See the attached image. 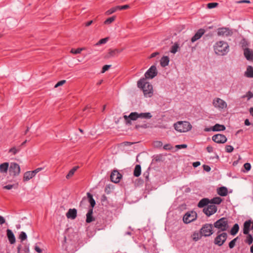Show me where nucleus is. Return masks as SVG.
<instances>
[{
    "label": "nucleus",
    "mask_w": 253,
    "mask_h": 253,
    "mask_svg": "<svg viewBox=\"0 0 253 253\" xmlns=\"http://www.w3.org/2000/svg\"><path fill=\"white\" fill-rule=\"evenodd\" d=\"M152 117L151 113L149 112L138 113L136 112H134L130 113L128 116L124 115L123 117L125 124L127 125H131L132 124V121H136L138 118L149 119Z\"/></svg>",
    "instance_id": "1"
},
{
    "label": "nucleus",
    "mask_w": 253,
    "mask_h": 253,
    "mask_svg": "<svg viewBox=\"0 0 253 253\" xmlns=\"http://www.w3.org/2000/svg\"><path fill=\"white\" fill-rule=\"evenodd\" d=\"M147 80H138L137 86L140 88L144 93L145 97H151L153 94V88L152 85Z\"/></svg>",
    "instance_id": "2"
},
{
    "label": "nucleus",
    "mask_w": 253,
    "mask_h": 253,
    "mask_svg": "<svg viewBox=\"0 0 253 253\" xmlns=\"http://www.w3.org/2000/svg\"><path fill=\"white\" fill-rule=\"evenodd\" d=\"M228 220L226 217H221L216 220L213 225V227L218 229L217 233H219L221 232H224L227 231L229 228Z\"/></svg>",
    "instance_id": "3"
},
{
    "label": "nucleus",
    "mask_w": 253,
    "mask_h": 253,
    "mask_svg": "<svg viewBox=\"0 0 253 253\" xmlns=\"http://www.w3.org/2000/svg\"><path fill=\"white\" fill-rule=\"evenodd\" d=\"M158 71L157 68L155 65H152L147 71L143 74V72H140L136 74V76L139 79H153L157 75Z\"/></svg>",
    "instance_id": "4"
},
{
    "label": "nucleus",
    "mask_w": 253,
    "mask_h": 253,
    "mask_svg": "<svg viewBox=\"0 0 253 253\" xmlns=\"http://www.w3.org/2000/svg\"><path fill=\"white\" fill-rule=\"evenodd\" d=\"M174 129L180 132H185L190 130L192 126L189 122L179 121L174 124Z\"/></svg>",
    "instance_id": "5"
},
{
    "label": "nucleus",
    "mask_w": 253,
    "mask_h": 253,
    "mask_svg": "<svg viewBox=\"0 0 253 253\" xmlns=\"http://www.w3.org/2000/svg\"><path fill=\"white\" fill-rule=\"evenodd\" d=\"M229 46L227 42L223 41L218 42L214 46L215 52L219 55H224L228 51Z\"/></svg>",
    "instance_id": "6"
},
{
    "label": "nucleus",
    "mask_w": 253,
    "mask_h": 253,
    "mask_svg": "<svg viewBox=\"0 0 253 253\" xmlns=\"http://www.w3.org/2000/svg\"><path fill=\"white\" fill-rule=\"evenodd\" d=\"M213 227V225L210 223H206L203 225L200 230L203 237H207L211 236L214 233Z\"/></svg>",
    "instance_id": "7"
},
{
    "label": "nucleus",
    "mask_w": 253,
    "mask_h": 253,
    "mask_svg": "<svg viewBox=\"0 0 253 253\" xmlns=\"http://www.w3.org/2000/svg\"><path fill=\"white\" fill-rule=\"evenodd\" d=\"M217 236L214 239V244L218 246H221L227 239L228 235L226 232L217 233Z\"/></svg>",
    "instance_id": "8"
},
{
    "label": "nucleus",
    "mask_w": 253,
    "mask_h": 253,
    "mask_svg": "<svg viewBox=\"0 0 253 253\" xmlns=\"http://www.w3.org/2000/svg\"><path fill=\"white\" fill-rule=\"evenodd\" d=\"M64 244L63 247L68 253H73L76 250V243L75 241H67L66 237H64Z\"/></svg>",
    "instance_id": "9"
},
{
    "label": "nucleus",
    "mask_w": 253,
    "mask_h": 253,
    "mask_svg": "<svg viewBox=\"0 0 253 253\" xmlns=\"http://www.w3.org/2000/svg\"><path fill=\"white\" fill-rule=\"evenodd\" d=\"M197 214L196 211H191L186 213L183 217V221L185 223H189L197 218Z\"/></svg>",
    "instance_id": "10"
},
{
    "label": "nucleus",
    "mask_w": 253,
    "mask_h": 253,
    "mask_svg": "<svg viewBox=\"0 0 253 253\" xmlns=\"http://www.w3.org/2000/svg\"><path fill=\"white\" fill-rule=\"evenodd\" d=\"M20 172L19 165L16 163H11L9 168V172L10 175L15 176L18 175Z\"/></svg>",
    "instance_id": "11"
},
{
    "label": "nucleus",
    "mask_w": 253,
    "mask_h": 253,
    "mask_svg": "<svg viewBox=\"0 0 253 253\" xmlns=\"http://www.w3.org/2000/svg\"><path fill=\"white\" fill-rule=\"evenodd\" d=\"M217 210V207L214 205H208L207 207H205L203 209V212L208 216L209 217L211 215L215 213Z\"/></svg>",
    "instance_id": "12"
},
{
    "label": "nucleus",
    "mask_w": 253,
    "mask_h": 253,
    "mask_svg": "<svg viewBox=\"0 0 253 253\" xmlns=\"http://www.w3.org/2000/svg\"><path fill=\"white\" fill-rule=\"evenodd\" d=\"M42 168H39L32 171H28L24 173L23 181H27L32 178L38 172L41 171Z\"/></svg>",
    "instance_id": "13"
},
{
    "label": "nucleus",
    "mask_w": 253,
    "mask_h": 253,
    "mask_svg": "<svg viewBox=\"0 0 253 253\" xmlns=\"http://www.w3.org/2000/svg\"><path fill=\"white\" fill-rule=\"evenodd\" d=\"M213 105L215 108L221 109L225 108L227 107V104L225 101L219 98H215L213 99Z\"/></svg>",
    "instance_id": "14"
},
{
    "label": "nucleus",
    "mask_w": 253,
    "mask_h": 253,
    "mask_svg": "<svg viewBox=\"0 0 253 253\" xmlns=\"http://www.w3.org/2000/svg\"><path fill=\"white\" fill-rule=\"evenodd\" d=\"M212 140L217 143H224L227 141V138L224 134H216L212 137Z\"/></svg>",
    "instance_id": "15"
},
{
    "label": "nucleus",
    "mask_w": 253,
    "mask_h": 253,
    "mask_svg": "<svg viewBox=\"0 0 253 253\" xmlns=\"http://www.w3.org/2000/svg\"><path fill=\"white\" fill-rule=\"evenodd\" d=\"M251 229H253V220L252 221L251 219H249L244 223L243 229V234H248Z\"/></svg>",
    "instance_id": "16"
},
{
    "label": "nucleus",
    "mask_w": 253,
    "mask_h": 253,
    "mask_svg": "<svg viewBox=\"0 0 253 253\" xmlns=\"http://www.w3.org/2000/svg\"><path fill=\"white\" fill-rule=\"evenodd\" d=\"M122 177V174L117 170H114L111 174L110 179L112 182L117 183L120 182Z\"/></svg>",
    "instance_id": "17"
},
{
    "label": "nucleus",
    "mask_w": 253,
    "mask_h": 253,
    "mask_svg": "<svg viewBox=\"0 0 253 253\" xmlns=\"http://www.w3.org/2000/svg\"><path fill=\"white\" fill-rule=\"evenodd\" d=\"M124 50L123 48H116L114 49H110L108 53L105 55V58H109L112 57L117 56L119 53L122 52Z\"/></svg>",
    "instance_id": "18"
},
{
    "label": "nucleus",
    "mask_w": 253,
    "mask_h": 253,
    "mask_svg": "<svg viewBox=\"0 0 253 253\" xmlns=\"http://www.w3.org/2000/svg\"><path fill=\"white\" fill-rule=\"evenodd\" d=\"M105 220L103 218H97L95 228L98 230L104 229L106 227Z\"/></svg>",
    "instance_id": "19"
},
{
    "label": "nucleus",
    "mask_w": 253,
    "mask_h": 253,
    "mask_svg": "<svg viewBox=\"0 0 253 253\" xmlns=\"http://www.w3.org/2000/svg\"><path fill=\"white\" fill-rule=\"evenodd\" d=\"M6 235L10 244H14L16 242L15 237L11 230H6Z\"/></svg>",
    "instance_id": "20"
},
{
    "label": "nucleus",
    "mask_w": 253,
    "mask_h": 253,
    "mask_svg": "<svg viewBox=\"0 0 253 253\" xmlns=\"http://www.w3.org/2000/svg\"><path fill=\"white\" fill-rule=\"evenodd\" d=\"M205 30L203 29H200L194 36L191 38V42H194L200 39L201 37L204 34Z\"/></svg>",
    "instance_id": "21"
},
{
    "label": "nucleus",
    "mask_w": 253,
    "mask_h": 253,
    "mask_svg": "<svg viewBox=\"0 0 253 253\" xmlns=\"http://www.w3.org/2000/svg\"><path fill=\"white\" fill-rule=\"evenodd\" d=\"M66 215L68 218L74 219L77 215V211L76 209H70L66 213Z\"/></svg>",
    "instance_id": "22"
},
{
    "label": "nucleus",
    "mask_w": 253,
    "mask_h": 253,
    "mask_svg": "<svg viewBox=\"0 0 253 253\" xmlns=\"http://www.w3.org/2000/svg\"><path fill=\"white\" fill-rule=\"evenodd\" d=\"M210 204V199L207 198L202 199L198 203L197 206L199 208H204Z\"/></svg>",
    "instance_id": "23"
},
{
    "label": "nucleus",
    "mask_w": 253,
    "mask_h": 253,
    "mask_svg": "<svg viewBox=\"0 0 253 253\" xmlns=\"http://www.w3.org/2000/svg\"><path fill=\"white\" fill-rule=\"evenodd\" d=\"M244 55L248 60L253 61V51L250 48L245 49Z\"/></svg>",
    "instance_id": "24"
},
{
    "label": "nucleus",
    "mask_w": 253,
    "mask_h": 253,
    "mask_svg": "<svg viewBox=\"0 0 253 253\" xmlns=\"http://www.w3.org/2000/svg\"><path fill=\"white\" fill-rule=\"evenodd\" d=\"M202 237H203V236L202 234V232H201L200 230L199 231H194L191 236V238L195 242L198 241V240L201 239Z\"/></svg>",
    "instance_id": "25"
},
{
    "label": "nucleus",
    "mask_w": 253,
    "mask_h": 253,
    "mask_svg": "<svg viewBox=\"0 0 253 253\" xmlns=\"http://www.w3.org/2000/svg\"><path fill=\"white\" fill-rule=\"evenodd\" d=\"M87 197L88 199V202L90 204L89 209H93L96 205L95 201L93 198V195L88 192L87 193Z\"/></svg>",
    "instance_id": "26"
},
{
    "label": "nucleus",
    "mask_w": 253,
    "mask_h": 253,
    "mask_svg": "<svg viewBox=\"0 0 253 253\" xmlns=\"http://www.w3.org/2000/svg\"><path fill=\"white\" fill-rule=\"evenodd\" d=\"M86 216V223H89L95 220V218L93 216V209H88Z\"/></svg>",
    "instance_id": "27"
},
{
    "label": "nucleus",
    "mask_w": 253,
    "mask_h": 253,
    "mask_svg": "<svg viewBox=\"0 0 253 253\" xmlns=\"http://www.w3.org/2000/svg\"><path fill=\"white\" fill-rule=\"evenodd\" d=\"M217 34L218 36H229L230 35V31L227 28H220L218 29Z\"/></svg>",
    "instance_id": "28"
},
{
    "label": "nucleus",
    "mask_w": 253,
    "mask_h": 253,
    "mask_svg": "<svg viewBox=\"0 0 253 253\" xmlns=\"http://www.w3.org/2000/svg\"><path fill=\"white\" fill-rule=\"evenodd\" d=\"M217 193L220 196H226L228 194V189L226 187L222 186L217 189Z\"/></svg>",
    "instance_id": "29"
},
{
    "label": "nucleus",
    "mask_w": 253,
    "mask_h": 253,
    "mask_svg": "<svg viewBox=\"0 0 253 253\" xmlns=\"http://www.w3.org/2000/svg\"><path fill=\"white\" fill-rule=\"evenodd\" d=\"M169 58L168 56H164L162 57L160 60L161 66L165 67L169 65Z\"/></svg>",
    "instance_id": "30"
},
{
    "label": "nucleus",
    "mask_w": 253,
    "mask_h": 253,
    "mask_svg": "<svg viewBox=\"0 0 253 253\" xmlns=\"http://www.w3.org/2000/svg\"><path fill=\"white\" fill-rule=\"evenodd\" d=\"M245 76L247 78H253V67L252 66H248L247 70L245 72Z\"/></svg>",
    "instance_id": "31"
},
{
    "label": "nucleus",
    "mask_w": 253,
    "mask_h": 253,
    "mask_svg": "<svg viewBox=\"0 0 253 253\" xmlns=\"http://www.w3.org/2000/svg\"><path fill=\"white\" fill-rule=\"evenodd\" d=\"M213 131H224L226 129V127L223 125L216 124L212 126Z\"/></svg>",
    "instance_id": "32"
},
{
    "label": "nucleus",
    "mask_w": 253,
    "mask_h": 253,
    "mask_svg": "<svg viewBox=\"0 0 253 253\" xmlns=\"http://www.w3.org/2000/svg\"><path fill=\"white\" fill-rule=\"evenodd\" d=\"M210 204L212 205H219L223 201L222 198L219 197H215L210 199Z\"/></svg>",
    "instance_id": "33"
},
{
    "label": "nucleus",
    "mask_w": 253,
    "mask_h": 253,
    "mask_svg": "<svg viewBox=\"0 0 253 253\" xmlns=\"http://www.w3.org/2000/svg\"><path fill=\"white\" fill-rule=\"evenodd\" d=\"M239 230V225L238 223H235L230 231V234L232 236L236 235Z\"/></svg>",
    "instance_id": "34"
},
{
    "label": "nucleus",
    "mask_w": 253,
    "mask_h": 253,
    "mask_svg": "<svg viewBox=\"0 0 253 253\" xmlns=\"http://www.w3.org/2000/svg\"><path fill=\"white\" fill-rule=\"evenodd\" d=\"M9 167V163L5 162L0 165V171L1 173L7 172Z\"/></svg>",
    "instance_id": "35"
},
{
    "label": "nucleus",
    "mask_w": 253,
    "mask_h": 253,
    "mask_svg": "<svg viewBox=\"0 0 253 253\" xmlns=\"http://www.w3.org/2000/svg\"><path fill=\"white\" fill-rule=\"evenodd\" d=\"M141 172V169L140 165H136L135 166L133 171V175L135 177H138L140 175Z\"/></svg>",
    "instance_id": "36"
},
{
    "label": "nucleus",
    "mask_w": 253,
    "mask_h": 253,
    "mask_svg": "<svg viewBox=\"0 0 253 253\" xmlns=\"http://www.w3.org/2000/svg\"><path fill=\"white\" fill-rule=\"evenodd\" d=\"M79 168V166H75L71 169L70 170L68 173L66 175V178L67 179H69L71 178L75 173V172L77 170V169Z\"/></svg>",
    "instance_id": "37"
},
{
    "label": "nucleus",
    "mask_w": 253,
    "mask_h": 253,
    "mask_svg": "<svg viewBox=\"0 0 253 253\" xmlns=\"http://www.w3.org/2000/svg\"><path fill=\"white\" fill-rule=\"evenodd\" d=\"M240 44L242 48L244 49V51H245V49L248 48V46L249 45V42L245 38H243L241 41Z\"/></svg>",
    "instance_id": "38"
},
{
    "label": "nucleus",
    "mask_w": 253,
    "mask_h": 253,
    "mask_svg": "<svg viewBox=\"0 0 253 253\" xmlns=\"http://www.w3.org/2000/svg\"><path fill=\"white\" fill-rule=\"evenodd\" d=\"M246 235L247 236L246 240H245V242L249 245L252 244L253 242V237L252 235L250 234V232H249V233Z\"/></svg>",
    "instance_id": "39"
},
{
    "label": "nucleus",
    "mask_w": 253,
    "mask_h": 253,
    "mask_svg": "<svg viewBox=\"0 0 253 253\" xmlns=\"http://www.w3.org/2000/svg\"><path fill=\"white\" fill-rule=\"evenodd\" d=\"M20 150L21 146H19L17 147H13L9 150L8 153H12L13 155H15L18 152H19L20 151Z\"/></svg>",
    "instance_id": "40"
},
{
    "label": "nucleus",
    "mask_w": 253,
    "mask_h": 253,
    "mask_svg": "<svg viewBox=\"0 0 253 253\" xmlns=\"http://www.w3.org/2000/svg\"><path fill=\"white\" fill-rule=\"evenodd\" d=\"M239 239V237H237L232 240H231L228 244V247L230 249H233L235 246L236 244V242Z\"/></svg>",
    "instance_id": "41"
},
{
    "label": "nucleus",
    "mask_w": 253,
    "mask_h": 253,
    "mask_svg": "<svg viewBox=\"0 0 253 253\" xmlns=\"http://www.w3.org/2000/svg\"><path fill=\"white\" fill-rule=\"evenodd\" d=\"M162 159V154L156 155L153 156V161L155 162H161L163 161Z\"/></svg>",
    "instance_id": "42"
},
{
    "label": "nucleus",
    "mask_w": 253,
    "mask_h": 253,
    "mask_svg": "<svg viewBox=\"0 0 253 253\" xmlns=\"http://www.w3.org/2000/svg\"><path fill=\"white\" fill-rule=\"evenodd\" d=\"M116 16H113L111 17L107 18L104 22V24L109 25L114 22L116 19Z\"/></svg>",
    "instance_id": "43"
},
{
    "label": "nucleus",
    "mask_w": 253,
    "mask_h": 253,
    "mask_svg": "<svg viewBox=\"0 0 253 253\" xmlns=\"http://www.w3.org/2000/svg\"><path fill=\"white\" fill-rule=\"evenodd\" d=\"M101 202L102 203V205L107 206L109 202L107 200V197L105 195L103 194L101 196Z\"/></svg>",
    "instance_id": "44"
},
{
    "label": "nucleus",
    "mask_w": 253,
    "mask_h": 253,
    "mask_svg": "<svg viewBox=\"0 0 253 253\" xmlns=\"http://www.w3.org/2000/svg\"><path fill=\"white\" fill-rule=\"evenodd\" d=\"M179 47L178 44L175 43L171 47L170 52L172 53H175L177 51V49Z\"/></svg>",
    "instance_id": "45"
},
{
    "label": "nucleus",
    "mask_w": 253,
    "mask_h": 253,
    "mask_svg": "<svg viewBox=\"0 0 253 253\" xmlns=\"http://www.w3.org/2000/svg\"><path fill=\"white\" fill-rule=\"evenodd\" d=\"M108 40H109V38L108 37L102 39L100 40L95 44V45H100V44H102L106 43L108 42Z\"/></svg>",
    "instance_id": "46"
},
{
    "label": "nucleus",
    "mask_w": 253,
    "mask_h": 253,
    "mask_svg": "<svg viewBox=\"0 0 253 253\" xmlns=\"http://www.w3.org/2000/svg\"><path fill=\"white\" fill-rule=\"evenodd\" d=\"M84 48H78L77 49H74V48H72L71 50V52L72 53H73V54H79L81 52V51L82 50H83Z\"/></svg>",
    "instance_id": "47"
},
{
    "label": "nucleus",
    "mask_w": 253,
    "mask_h": 253,
    "mask_svg": "<svg viewBox=\"0 0 253 253\" xmlns=\"http://www.w3.org/2000/svg\"><path fill=\"white\" fill-rule=\"evenodd\" d=\"M27 236L25 232L22 231L19 234V238L21 240V241L22 242L27 239Z\"/></svg>",
    "instance_id": "48"
},
{
    "label": "nucleus",
    "mask_w": 253,
    "mask_h": 253,
    "mask_svg": "<svg viewBox=\"0 0 253 253\" xmlns=\"http://www.w3.org/2000/svg\"><path fill=\"white\" fill-rule=\"evenodd\" d=\"M218 5L217 2H210L207 4V7L209 9H211L217 7Z\"/></svg>",
    "instance_id": "49"
},
{
    "label": "nucleus",
    "mask_w": 253,
    "mask_h": 253,
    "mask_svg": "<svg viewBox=\"0 0 253 253\" xmlns=\"http://www.w3.org/2000/svg\"><path fill=\"white\" fill-rule=\"evenodd\" d=\"M117 10H118V8H117V6L114 7H112L110 8V9L108 10L106 12V15H110L115 12H116Z\"/></svg>",
    "instance_id": "50"
},
{
    "label": "nucleus",
    "mask_w": 253,
    "mask_h": 253,
    "mask_svg": "<svg viewBox=\"0 0 253 253\" xmlns=\"http://www.w3.org/2000/svg\"><path fill=\"white\" fill-rule=\"evenodd\" d=\"M129 8H130V6L128 4L117 6V8H118V10H125V9H128Z\"/></svg>",
    "instance_id": "51"
},
{
    "label": "nucleus",
    "mask_w": 253,
    "mask_h": 253,
    "mask_svg": "<svg viewBox=\"0 0 253 253\" xmlns=\"http://www.w3.org/2000/svg\"><path fill=\"white\" fill-rule=\"evenodd\" d=\"M154 146L155 148H161L163 146V143L161 141H155L154 142Z\"/></svg>",
    "instance_id": "52"
},
{
    "label": "nucleus",
    "mask_w": 253,
    "mask_h": 253,
    "mask_svg": "<svg viewBox=\"0 0 253 253\" xmlns=\"http://www.w3.org/2000/svg\"><path fill=\"white\" fill-rule=\"evenodd\" d=\"M225 149V151L228 153H231L234 150V148L231 145H226Z\"/></svg>",
    "instance_id": "53"
},
{
    "label": "nucleus",
    "mask_w": 253,
    "mask_h": 253,
    "mask_svg": "<svg viewBox=\"0 0 253 253\" xmlns=\"http://www.w3.org/2000/svg\"><path fill=\"white\" fill-rule=\"evenodd\" d=\"M244 168L245 169V171H249L251 169V165L249 163H246L244 165Z\"/></svg>",
    "instance_id": "54"
},
{
    "label": "nucleus",
    "mask_w": 253,
    "mask_h": 253,
    "mask_svg": "<svg viewBox=\"0 0 253 253\" xmlns=\"http://www.w3.org/2000/svg\"><path fill=\"white\" fill-rule=\"evenodd\" d=\"M86 201H87L86 198L85 197H84L80 202V207H83V208L86 205Z\"/></svg>",
    "instance_id": "55"
},
{
    "label": "nucleus",
    "mask_w": 253,
    "mask_h": 253,
    "mask_svg": "<svg viewBox=\"0 0 253 253\" xmlns=\"http://www.w3.org/2000/svg\"><path fill=\"white\" fill-rule=\"evenodd\" d=\"M66 80H61L54 85V87L57 88L59 86L63 85L66 83Z\"/></svg>",
    "instance_id": "56"
},
{
    "label": "nucleus",
    "mask_w": 253,
    "mask_h": 253,
    "mask_svg": "<svg viewBox=\"0 0 253 253\" xmlns=\"http://www.w3.org/2000/svg\"><path fill=\"white\" fill-rule=\"evenodd\" d=\"M148 127V125L147 124H143L142 125H135V128L136 129H138L140 127H142V128H146Z\"/></svg>",
    "instance_id": "57"
},
{
    "label": "nucleus",
    "mask_w": 253,
    "mask_h": 253,
    "mask_svg": "<svg viewBox=\"0 0 253 253\" xmlns=\"http://www.w3.org/2000/svg\"><path fill=\"white\" fill-rule=\"evenodd\" d=\"M23 251L24 252V253H29V252H30L29 245H25L23 249Z\"/></svg>",
    "instance_id": "58"
},
{
    "label": "nucleus",
    "mask_w": 253,
    "mask_h": 253,
    "mask_svg": "<svg viewBox=\"0 0 253 253\" xmlns=\"http://www.w3.org/2000/svg\"><path fill=\"white\" fill-rule=\"evenodd\" d=\"M175 147L178 149H182V148H186L187 147V145L185 144L177 145L175 146Z\"/></svg>",
    "instance_id": "59"
},
{
    "label": "nucleus",
    "mask_w": 253,
    "mask_h": 253,
    "mask_svg": "<svg viewBox=\"0 0 253 253\" xmlns=\"http://www.w3.org/2000/svg\"><path fill=\"white\" fill-rule=\"evenodd\" d=\"M203 167L204 170L207 172H209L211 169V167L208 165H204L203 166Z\"/></svg>",
    "instance_id": "60"
},
{
    "label": "nucleus",
    "mask_w": 253,
    "mask_h": 253,
    "mask_svg": "<svg viewBox=\"0 0 253 253\" xmlns=\"http://www.w3.org/2000/svg\"><path fill=\"white\" fill-rule=\"evenodd\" d=\"M111 67V65H104L102 69V72L104 73L106 71H107Z\"/></svg>",
    "instance_id": "61"
},
{
    "label": "nucleus",
    "mask_w": 253,
    "mask_h": 253,
    "mask_svg": "<svg viewBox=\"0 0 253 253\" xmlns=\"http://www.w3.org/2000/svg\"><path fill=\"white\" fill-rule=\"evenodd\" d=\"M15 186L14 184H8L3 187V189L10 190Z\"/></svg>",
    "instance_id": "62"
},
{
    "label": "nucleus",
    "mask_w": 253,
    "mask_h": 253,
    "mask_svg": "<svg viewBox=\"0 0 253 253\" xmlns=\"http://www.w3.org/2000/svg\"><path fill=\"white\" fill-rule=\"evenodd\" d=\"M246 97L248 98V100L250 99L253 97V93L250 91H248L246 94Z\"/></svg>",
    "instance_id": "63"
},
{
    "label": "nucleus",
    "mask_w": 253,
    "mask_h": 253,
    "mask_svg": "<svg viewBox=\"0 0 253 253\" xmlns=\"http://www.w3.org/2000/svg\"><path fill=\"white\" fill-rule=\"evenodd\" d=\"M35 250L38 253H42V250L39 247H38L37 246H36L35 247Z\"/></svg>",
    "instance_id": "64"
}]
</instances>
